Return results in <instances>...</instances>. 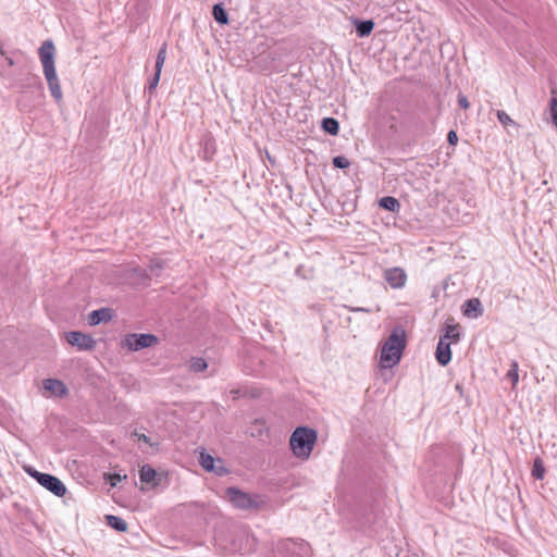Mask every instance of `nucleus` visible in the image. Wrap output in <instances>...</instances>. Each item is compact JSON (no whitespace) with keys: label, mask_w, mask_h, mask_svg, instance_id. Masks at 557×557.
I'll return each instance as SVG.
<instances>
[{"label":"nucleus","mask_w":557,"mask_h":557,"mask_svg":"<svg viewBox=\"0 0 557 557\" xmlns=\"http://www.w3.org/2000/svg\"><path fill=\"white\" fill-rule=\"evenodd\" d=\"M40 63L49 90L57 102L62 101L63 92L55 71L57 49L52 40H45L38 49Z\"/></svg>","instance_id":"f257e3e1"},{"label":"nucleus","mask_w":557,"mask_h":557,"mask_svg":"<svg viewBox=\"0 0 557 557\" xmlns=\"http://www.w3.org/2000/svg\"><path fill=\"white\" fill-rule=\"evenodd\" d=\"M406 347V334L401 327L393 330L381 348L380 362L382 368H393L398 364Z\"/></svg>","instance_id":"f03ea898"},{"label":"nucleus","mask_w":557,"mask_h":557,"mask_svg":"<svg viewBox=\"0 0 557 557\" xmlns=\"http://www.w3.org/2000/svg\"><path fill=\"white\" fill-rule=\"evenodd\" d=\"M318 434L314 430L299 426L297 428L289 438V446L293 454L302 460H307L315 445Z\"/></svg>","instance_id":"7ed1b4c3"},{"label":"nucleus","mask_w":557,"mask_h":557,"mask_svg":"<svg viewBox=\"0 0 557 557\" xmlns=\"http://www.w3.org/2000/svg\"><path fill=\"white\" fill-rule=\"evenodd\" d=\"M225 497L235 508L242 510L259 509L265 504L260 495L249 494L237 487H227Z\"/></svg>","instance_id":"20e7f679"},{"label":"nucleus","mask_w":557,"mask_h":557,"mask_svg":"<svg viewBox=\"0 0 557 557\" xmlns=\"http://www.w3.org/2000/svg\"><path fill=\"white\" fill-rule=\"evenodd\" d=\"M159 343V338L153 334L131 333L123 337L121 347L128 351H138L152 347Z\"/></svg>","instance_id":"39448f33"},{"label":"nucleus","mask_w":557,"mask_h":557,"mask_svg":"<svg viewBox=\"0 0 557 557\" xmlns=\"http://www.w3.org/2000/svg\"><path fill=\"white\" fill-rule=\"evenodd\" d=\"M37 483L57 497H63L67 491L66 486L60 479L48 473H40L37 471Z\"/></svg>","instance_id":"423d86ee"},{"label":"nucleus","mask_w":557,"mask_h":557,"mask_svg":"<svg viewBox=\"0 0 557 557\" xmlns=\"http://www.w3.org/2000/svg\"><path fill=\"white\" fill-rule=\"evenodd\" d=\"M65 339L78 350H92L96 347V341L92 336L78 331L65 333Z\"/></svg>","instance_id":"0eeeda50"},{"label":"nucleus","mask_w":557,"mask_h":557,"mask_svg":"<svg viewBox=\"0 0 557 557\" xmlns=\"http://www.w3.org/2000/svg\"><path fill=\"white\" fill-rule=\"evenodd\" d=\"M42 394L46 397H62L67 394V387L60 380L47 379L42 382Z\"/></svg>","instance_id":"6e6552de"},{"label":"nucleus","mask_w":557,"mask_h":557,"mask_svg":"<svg viewBox=\"0 0 557 557\" xmlns=\"http://www.w3.org/2000/svg\"><path fill=\"white\" fill-rule=\"evenodd\" d=\"M163 476V473L156 471L150 465H144L139 469V479L141 483H145L152 488L161 484Z\"/></svg>","instance_id":"1a4fd4ad"},{"label":"nucleus","mask_w":557,"mask_h":557,"mask_svg":"<svg viewBox=\"0 0 557 557\" xmlns=\"http://www.w3.org/2000/svg\"><path fill=\"white\" fill-rule=\"evenodd\" d=\"M384 278L392 288H403L407 282L406 272L398 267L385 270Z\"/></svg>","instance_id":"9d476101"},{"label":"nucleus","mask_w":557,"mask_h":557,"mask_svg":"<svg viewBox=\"0 0 557 557\" xmlns=\"http://www.w3.org/2000/svg\"><path fill=\"white\" fill-rule=\"evenodd\" d=\"M436 360L441 366H446L451 360L450 342L440 338L436 347Z\"/></svg>","instance_id":"9b49d317"},{"label":"nucleus","mask_w":557,"mask_h":557,"mask_svg":"<svg viewBox=\"0 0 557 557\" xmlns=\"http://www.w3.org/2000/svg\"><path fill=\"white\" fill-rule=\"evenodd\" d=\"M482 312V305L478 298L468 299L463 305V314L468 318H478Z\"/></svg>","instance_id":"f8f14e48"},{"label":"nucleus","mask_w":557,"mask_h":557,"mask_svg":"<svg viewBox=\"0 0 557 557\" xmlns=\"http://www.w3.org/2000/svg\"><path fill=\"white\" fill-rule=\"evenodd\" d=\"M199 463L200 466L209 471V472H215L218 474H222L224 472V469L222 467L215 468V460L214 458L205 451H201L199 455Z\"/></svg>","instance_id":"ddd939ff"},{"label":"nucleus","mask_w":557,"mask_h":557,"mask_svg":"<svg viewBox=\"0 0 557 557\" xmlns=\"http://www.w3.org/2000/svg\"><path fill=\"white\" fill-rule=\"evenodd\" d=\"M111 319V313L109 309H99L94 310L89 313L88 321L91 325H97L100 322L108 321Z\"/></svg>","instance_id":"4468645a"},{"label":"nucleus","mask_w":557,"mask_h":557,"mask_svg":"<svg viewBox=\"0 0 557 557\" xmlns=\"http://www.w3.org/2000/svg\"><path fill=\"white\" fill-rule=\"evenodd\" d=\"M15 64V59L8 54L2 46H0V74L1 75H8L9 67L13 66Z\"/></svg>","instance_id":"2eb2a0df"},{"label":"nucleus","mask_w":557,"mask_h":557,"mask_svg":"<svg viewBox=\"0 0 557 557\" xmlns=\"http://www.w3.org/2000/svg\"><path fill=\"white\" fill-rule=\"evenodd\" d=\"M440 338H445L446 342L457 343L460 339L459 326L455 324H446L445 333Z\"/></svg>","instance_id":"dca6fc26"},{"label":"nucleus","mask_w":557,"mask_h":557,"mask_svg":"<svg viewBox=\"0 0 557 557\" xmlns=\"http://www.w3.org/2000/svg\"><path fill=\"white\" fill-rule=\"evenodd\" d=\"M379 206L391 212H397L400 209L399 201L392 196H386L380 199Z\"/></svg>","instance_id":"f3484780"},{"label":"nucleus","mask_w":557,"mask_h":557,"mask_svg":"<svg viewBox=\"0 0 557 557\" xmlns=\"http://www.w3.org/2000/svg\"><path fill=\"white\" fill-rule=\"evenodd\" d=\"M108 524L116 531L125 532L127 530V523L120 517L116 516H107Z\"/></svg>","instance_id":"a211bd4d"},{"label":"nucleus","mask_w":557,"mask_h":557,"mask_svg":"<svg viewBox=\"0 0 557 557\" xmlns=\"http://www.w3.org/2000/svg\"><path fill=\"white\" fill-rule=\"evenodd\" d=\"M322 128L331 135H336L339 131V124L333 117H324L322 120Z\"/></svg>","instance_id":"6ab92c4d"},{"label":"nucleus","mask_w":557,"mask_h":557,"mask_svg":"<svg viewBox=\"0 0 557 557\" xmlns=\"http://www.w3.org/2000/svg\"><path fill=\"white\" fill-rule=\"evenodd\" d=\"M212 14L215 18V21L220 24H227L228 23V16L222 4L218 3L213 5Z\"/></svg>","instance_id":"aec40b11"},{"label":"nucleus","mask_w":557,"mask_h":557,"mask_svg":"<svg viewBox=\"0 0 557 557\" xmlns=\"http://www.w3.org/2000/svg\"><path fill=\"white\" fill-rule=\"evenodd\" d=\"M374 23L372 21H362L357 24V33L360 37H366L373 30Z\"/></svg>","instance_id":"412c9836"},{"label":"nucleus","mask_w":557,"mask_h":557,"mask_svg":"<svg viewBox=\"0 0 557 557\" xmlns=\"http://www.w3.org/2000/svg\"><path fill=\"white\" fill-rule=\"evenodd\" d=\"M208 368V363L203 358L194 357L190 359L189 369L194 372H202Z\"/></svg>","instance_id":"4be33fe9"},{"label":"nucleus","mask_w":557,"mask_h":557,"mask_svg":"<svg viewBox=\"0 0 557 557\" xmlns=\"http://www.w3.org/2000/svg\"><path fill=\"white\" fill-rule=\"evenodd\" d=\"M165 59H166V45L164 44L159 52H158V55H157V60H156V72H159L161 73L162 71V67L164 65V62H165Z\"/></svg>","instance_id":"5701e85b"},{"label":"nucleus","mask_w":557,"mask_h":557,"mask_svg":"<svg viewBox=\"0 0 557 557\" xmlns=\"http://www.w3.org/2000/svg\"><path fill=\"white\" fill-rule=\"evenodd\" d=\"M507 377L511 381L512 385L516 386L519 382L518 362L512 361Z\"/></svg>","instance_id":"b1692460"},{"label":"nucleus","mask_w":557,"mask_h":557,"mask_svg":"<svg viewBox=\"0 0 557 557\" xmlns=\"http://www.w3.org/2000/svg\"><path fill=\"white\" fill-rule=\"evenodd\" d=\"M496 115H497L499 123L503 126H505V127H507L509 125L517 126V123L505 111L498 110Z\"/></svg>","instance_id":"393cba45"},{"label":"nucleus","mask_w":557,"mask_h":557,"mask_svg":"<svg viewBox=\"0 0 557 557\" xmlns=\"http://www.w3.org/2000/svg\"><path fill=\"white\" fill-rule=\"evenodd\" d=\"M532 474L536 479H543V476H544V467H543L542 461L540 459H536L534 461Z\"/></svg>","instance_id":"a878e982"},{"label":"nucleus","mask_w":557,"mask_h":557,"mask_svg":"<svg viewBox=\"0 0 557 557\" xmlns=\"http://www.w3.org/2000/svg\"><path fill=\"white\" fill-rule=\"evenodd\" d=\"M333 165L338 169H346L350 165V162L347 158L337 156L333 159Z\"/></svg>","instance_id":"bb28decb"},{"label":"nucleus","mask_w":557,"mask_h":557,"mask_svg":"<svg viewBox=\"0 0 557 557\" xmlns=\"http://www.w3.org/2000/svg\"><path fill=\"white\" fill-rule=\"evenodd\" d=\"M108 479L110 481L111 486H115L119 482L126 479V475L122 476L121 474L113 473V474H108Z\"/></svg>","instance_id":"cd10ccee"},{"label":"nucleus","mask_w":557,"mask_h":557,"mask_svg":"<svg viewBox=\"0 0 557 557\" xmlns=\"http://www.w3.org/2000/svg\"><path fill=\"white\" fill-rule=\"evenodd\" d=\"M160 75H161V73L156 72L152 79L150 81L149 86H148V89L150 92H152V90H154L156 87L158 86L159 81H160Z\"/></svg>","instance_id":"c85d7f7f"},{"label":"nucleus","mask_w":557,"mask_h":557,"mask_svg":"<svg viewBox=\"0 0 557 557\" xmlns=\"http://www.w3.org/2000/svg\"><path fill=\"white\" fill-rule=\"evenodd\" d=\"M447 140L450 145L455 146L458 143V135L455 131H450L447 135Z\"/></svg>","instance_id":"c756f323"},{"label":"nucleus","mask_w":557,"mask_h":557,"mask_svg":"<svg viewBox=\"0 0 557 557\" xmlns=\"http://www.w3.org/2000/svg\"><path fill=\"white\" fill-rule=\"evenodd\" d=\"M458 103L462 109H468L470 107V103L466 96L459 95L458 96Z\"/></svg>","instance_id":"7c9ffc66"},{"label":"nucleus","mask_w":557,"mask_h":557,"mask_svg":"<svg viewBox=\"0 0 557 557\" xmlns=\"http://www.w3.org/2000/svg\"><path fill=\"white\" fill-rule=\"evenodd\" d=\"M133 435L136 436L138 441H141L150 446H153V444L151 443L150 438L147 435L137 432H135Z\"/></svg>","instance_id":"2f4dec72"},{"label":"nucleus","mask_w":557,"mask_h":557,"mask_svg":"<svg viewBox=\"0 0 557 557\" xmlns=\"http://www.w3.org/2000/svg\"><path fill=\"white\" fill-rule=\"evenodd\" d=\"M25 470H26V472H27L30 476L35 478V469H34V468H32V467H26V468H25Z\"/></svg>","instance_id":"473e14b6"},{"label":"nucleus","mask_w":557,"mask_h":557,"mask_svg":"<svg viewBox=\"0 0 557 557\" xmlns=\"http://www.w3.org/2000/svg\"><path fill=\"white\" fill-rule=\"evenodd\" d=\"M234 398L236 397L237 391H232Z\"/></svg>","instance_id":"72a5a7b5"}]
</instances>
